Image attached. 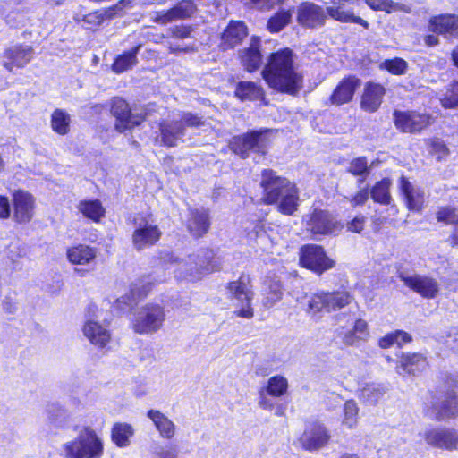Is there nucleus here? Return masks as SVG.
<instances>
[{
    "label": "nucleus",
    "instance_id": "1",
    "mask_svg": "<svg viewBox=\"0 0 458 458\" xmlns=\"http://www.w3.org/2000/svg\"><path fill=\"white\" fill-rule=\"evenodd\" d=\"M270 88L288 94H296L302 87V76L296 71L293 51L289 48L270 55L262 71Z\"/></svg>",
    "mask_w": 458,
    "mask_h": 458
},
{
    "label": "nucleus",
    "instance_id": "2",
    "mask_svg": "<svg viewBox=\"0 0 458 458\" xmlns=\"http://www.w3.org/2000/svg\"><path fill=\"white\" fill-rule=\"evenodd\" d=\"M260 186L266 204H278V210L287 216L293 215L298 208V191L286 178L278 176L272 170L262 172Z\"/></svg>",
    "mask_w": 458,
    "mask_h": 458
},
{
    "label": "nucleus",
    "instance_id": "3",
    "mask_svg": "<svg viewBox=\"0 0 458 458\" xmlns=\"http://www.w3.org/2000/svg\"><path fill=\"white\" fill-rule=\"evenodd\" d=\"M162 259L165 264H170L174 276L178 280L194 282L204 276L221 268L219 259L209 250L204 255H191L185 259H179L172 253H165Z\"/></svg>",
    "mask_w": 458,
    "mask_h": 458
},
{
    "label": "nucleus",
    "instance_id": "4",
    "mask_svg": "<svg viewBox=\"0 0 458 458\" xmlns=\"http://www.w3.org/2000/svg\"><path fill=\"white\" fill-rule=\"evenodd\" d=\"M103 451L101 438L89 427L81 430L77 437L61 446V454L64 458H100Z\"/></svg>",
    "mask_w": 458,
    "mask_h": 458
},
{
    "label": "nucleus",
    "instance_id": "5",
    "mask_svg": "<svg viewBox=\"0 0 458 458\" xmlns=\"http://www.w3.org/2000/svg\"><path fill=\"white\" fill-rule=\"evenodd\" d=\"M227 297L233 301L236 317L250 319L254 316L252 300L254 293L249 276L242 275L237 280L230 282L226 286Z\"/></svg>",
    "mask_w": 458,
    "mask_h": 458
},
{
    "label": "nucleus",
    "instance_id": "6",
    "mask_svg": "<svg viewBox=\"0 0 458 458\" xmlns=\"http://www.w3.org/2000/svg\"><path fill=\"white\" fill-rule=\"evenodd\" d=\"M352 301L347 292L318 291L308 296L306 313L311 317H320L323 313H330L340 310Z\"/></svg>",
    "mask_w": 458,
    "mask_h": 458
},
{
    "label": "nucleus",
    "instance_id": "7",
    "mask_svg": "<svg viewBox=\"0 0 458 458\" xmlns=\"http://www.w3.org/2000/svg\"><path fill=\"white\" fill-rule=\"evenodd\" d=\"M134 231L131 240L135 250H142L155 245L162 236V231L152 215L134 217Z\"/></svg>",
    "mask_w": 458,
    "mask_h": 458
},
{
    "label": "nucleus",
    "instance_id": "8",
    "mask_svg": "<svg viewBox=\"0 0 458 458\" xmlns=\"http://www.w3.org/2000/svg\"><path fill=\"white\" fill-rule=\"evenodd\" d=\"M268 144L269 131L259 130L233 137L229 142V147L233 153L239 155L242 158H246L250 151L265 154Z\"/></svg>",
    "mask_w": 458,
    "mask_h": 458
},
{
    "label": "nucleus",
    "instance_id": "9",
    "mask_svg": "<svg viewBox=\"0 0 458 458\" xmlns=\"http://www.w3.org/2000/svg\"><path fill=\"white\" fill-rule=\"evenodd\" d=\"M300 265L317 275L333 268L335 261L327 256L324 248L317 244H306L300 249Z\"/></svg>",
    "mask_w": 458,
    "mask_h": 458
},
{
    "label": "nucleus",
    "instance_id": "10",
    "mask_svg": "<svg viewBox=\"0 0 458 458\" xmlns=\"http://www.w3.org/2000/svg\"><path fill=\"white\" fill-rule=\"evenodd\" d=\"M111 114L115 118V129L119 132L140 125L146 118L142 109L131 108L122 98H114L111 101Z\"/></svg>",
    "mask_w": 458,
    "mask_h": 458
},
{
    "label": "nucleus",
    "instance_id": "11",
    "mask_svg": "<svg viewBox=\"0 0 458 458\" xmlns=\"http://www.w3.org/2000/svg\"><path fill=\"white\" fill-rule=\"evenodd\" d=\"M165 316L162 306L148 303L137 312L132 324L133 330L138 334H153L161 328Z\"/></svg>",
    "mask_w": 458,
    "mask_h": 458
},
{
    "label": "nucleus",
    "instance_id": "12",
    "mask_svg": "<svg viewBox=\"0 0 458 458\" xmlns=\"http://www.w3.org/2000/svg\"><path fill=\"white\" fill-rule=\"evenodd\" d=\"M12 219L19 225L29 224L35 216L36 199L24 190H16L12 194Z\"/></svg>",
    "mask_w": 458,
    "mask_h": 458
},
{
    "label": "nucleus",
    "instance_id": "13",
    "mask_svg": "<svg viewBox=\"0 0 458 458\" xmlns=\"http://www.w3.org/2000/svg\"><path fill=\"white\" fill-rule=\"evenodd\" d=\"M427 415L437 421H443L458 416V398L454 393H447L439 398L432 397L427 405Z\"/></svg>",
    "mask_w": 458,
    "mask_h": 458
},
{
    "label": "nucleus",
    "instance_id": "14",
    "mask_svg": "<svg viewBox=\"0 0 458 458\" xmlns=\"http://www.w3.org/2000/svg\"><path fill=\"white\" fill-rule=\"evenodd\" d=\"M331 438L327 427L318 421L306 425L302 435L299 438L301 447L307 451H318L325 447Z\"/></svg>",
    "mask_w": 458,
    "mask_h": 458
},
{
    "label": "nucleus",
    "instance_id": "15",
    "mask_svg": "<svg viewBox=\"0 0 458 458\" xmlns=\"http://www.w3.org/2000/svg\"><path fill=\"white\" fill-rule=\"evenodd\" d=\"M332 5L327 7L328 17L334 21L343 23H357L364 28L369 27V23L361 17L355 15L352 5H358L360 0H330Z\"/></svg>",
    "mask_w": 458,
    "mask_h": 458
},
{
    "label": "nucleus",
    "instance_id": "16",
    "mask_svg": "<svg viewBox=\"0 0 458 458\" xmlns=\"http://www.w3.org/2000/svg\"><path fill=\"white\" fill-rule=\"evenodd\" d=\"M399 277L407 287L423 298L434 299L439 293L440 285L438 282L429 276L401 274Z\"/></svg>",
    "mask_w": 458,
    "mask_h": 458
},
{
    "label": "nucleus",
    "instance_id": "17",
    "mask_svg": "<svg viewBox=\"0 0 458 458\" xmlns=\"http://www.w3.org/2000/svg\"><path fill=\"white\" fill-rule=\"evenodd\" d=\"M101 316L96 315L94 318H89L84 323L82 331L84 336L98 348H105L111 341V332L108 329L109 322L106 318L102 322L98 320Z\"/></svg>",
    "mask_w": 458,
    "mask_h": 458
},
{
    "label": "nucleus",
    "instance_id": "18",
    "mask_svg": "<svg viewBox=\"0 0 458 458\" xmlns=\"http://www.w3.org/2000/svg\"><path fill=\"white\" fill-rule=\"evenodd\" d=\"M336 219L327 211L315 210L307 220V230L314 236L333 234L341 230Z\"/></svg>",
    "mask_w": 458,
    "mask_h": 458
},
{
    "label": "nucleus",
    "instance_id": "19",
    "mask_svg": "<svg viewBox=\"0 0 458 458\" xmlns=\"http://www.w3.org/2000/svg\"><path fill=\"white\" fill-rule=\"evenodd\" d=\"M327 17V9L312 2H303L297 9V21L303 27H321Z\"/></svg>",
    "mask_w": 458,
    "mask_h": 458
},
{
    "label": "nucleus",
    "instance_id": "20",
    "mask_svg": "<svg viewBox=\"0 0 458 458\" xmlns=\"http://www.w3.org/2000/svg\"><path fill=\"white\" fill-rule=\"evenodd\" d=\"M425 441L437 448L454 450L458 447V430L450 428H431L425 432Z\"/></svg>",
    "mask_w": 458,
    "mask_h": 458
},
{
    "label": "nucleus",
    "instance_id": "21",
    "mask_svg": "<svg viewBox=\"0 0 458 458\" xmlns=\"http://www.w3.org/2000/svg\"><path fill=\"white\" fill-rule=\"evenodd\" d=\"M394 122L397 129L403 132L414 133L426 128L429 123L428 115L420 114L416 112L395 111Z\"/></svg>",
    "mask_w": 458,
    "mask_h": 458
},
{
    "label": "nucleus",
    "instance_id": "22",
    "mask_svg": "<svg viewBox=\"0 0 458 458\" xmlns=\"http://www.w3.org/2000/svg\"><path fill=\"white\" fill-rule=\"evenodd\" d=\"M386 92V88L380 83L366 82L360 98V108L368 113H375L379 109Z\"/></svg>",
    "mask_w": 458,
    "mask_h": 458
},
{
    "label": "nucleus",
    "instance_id": "23",
    "mask_svg": "<svg viewBox=\"0 0 458 458\" xmlns=\"http://www.w3.org/2000/svg\"><path fill=\"white\" fill-rule=\"evenodd\" d=\"M34 51L30 46L15 45L7 48L3 55L4 67L13 72L14 67L23 68L33 58Z\"/></svg>",
    "mask_w": 458,
    "mask_h": 458
},
{
    "label": "nucleus",
    "instance_id": "24",
    "mask_svg": "<svg viewBox=\"0 0 458 458\" xmlns=\"http://www.w3.org/2000/svg\"><path fill=\"white\" fill-rule=\"evenodd\" d=\"M122 9L123 4L121 2L111 8L98 10L88 14H82L81 13H75L73 20L81 23V27L86 30H96L106 19H111L117 12L122 11Z\"/></svg>",
    "mask_w": 458,
    "mask_h": 458
},
{
    "label": "nucleus",
    "instance_id": "25",
    "mask_svg": "<svg viewBox=\"0 0 458 458\" xmlns=\"http://www.w3.org/2000/svg\"><path fill=\"white\" fill-rule=\"evenodd\" d=\"M360 84V80L355 76L344 78L331 94L330 103L335 106H341L351 102Z\"/></svg>",
    "mask_w": 458,
    "mask_h": 458
},
{
    "label": "nucleus",
    "instance_id": "26",
    "mask_svg": "<svg viewBox=\"0 0 458 458\" xmlns=\"http://www.w3.org/2000/svg\"><path fill=\"white\" fill-rule=\"evenodd\" d=\"M160 135L156 141L160 145L171 148L177 144V140L185 134L184 126L178 120L172 122L163 121L159 125Z\"/></svg>",
    "mask_w": 458,
    "mask_h": 458
},
{
    "label": "nucleus",
    "instance_id": "27",
    "mask_svg": "<svg viewBox=\"0 0 458 458\" xmlns=\"http://www.w3.org/2000/svg\"><path fill=\"white\" fill-rule=\"evenodd\" d=\"M247 34V27L242 21H232L222 33L220 47L224 50L232 49L239 45Z\"/></svg>",
    "mask_w": 458,
    "mask_h": 458
},
{
    "label": "nucleus",
    "instance_id": "28",
    "mask_svg": "<svg viewBox=\"0 0 458 458\" xmlns=\"http://www.w3.org/2000/svg\"><path fill=\"white\" fill-rule=\"evenodd\" d=\"M399 189L404 196L407 207L412 211H420L424 203V191L414 187L411 182L404 176L399 179Z\"/></svg>",
    "mask_w": 458,
    "mask_h": 458
},
{
    "label": "nucleus",
    "instance_id": "29",
    "mask_svg": "<svg viewBox=\"0 0 458 458\" xmlns=\"http://www.w3.org/2000/svg\"><path fill=\"white\" fill-rule=\"evenodd\" d=\"M369 335L367 321L358 318L352 328L342 332V343L347 346H359L368 341Z\"/></svg>",
    "mask_w": 458,
    "mask_h": 458
},
{
    "label": "nucleus",
    "instance_id": "30",
    "mask_svg": "<svg viewBox=\"0 0 458 458\" xmlns=\"http://www.w3.org/2000/svg\"><path fill=\"white\" fill-rule=\"evenodd\" d=\"M196 10L195 4L191 1H182L166 12L157 13L154 21L157 23L166 24L177 19L190 17Z\"/></svg>",
    "mask_w": 458,
    "mask_h": 458
},
{
    "label": "nucleus",
    "instance_id": "31",
    "mask_svg": "<svg viewBox=\"0 0 458 458\" xmlns=\"http://www.w3.org/2000/svg\"><path fill=\"white\" fill-rule=\"evenodd\" d=\"M426 367L425 358L418 353L402 354L397 366V373L402 376L415 375Z\"/></svg>",
    "mask_w": 458,
    "mask_h": 458
},
{
    "label": "nucleus",
    "instance_id": "32",
    "mask_svg": "<svg viewBox=\"0 0 458 458\" xmlns=\"http://www.w3.org/2000/svg\"><path fill=\"white\" fill-rule=\"evenodd\" d=\"M98 250L89 245L79 244L67 250L68 260L76 265L90 264L97 257Z\"/></svg>",
    "mask_w": 458,
    "mask_h": 458
},
{
    "label": "nucleus",
    "instance_id": "33",
    "mask_svg": "<svg viewBox=\"0 0 458 458\" xmlns=\"http://www.w3.org/2000/svg\"><path fill=\"white\" fill-rule=\"evenodd\" d=\"M147 416L152 420L162 437L166 439L174 437L176 427L168 417L157 410H149Z\"/></svg>",
    "mask_w": 458,
    "mask_h": 458
},
{
    "label": "nucleus",
    "instance_id": "34",
    "mask_svg": "<svg viewBox=\"0 0 458 458\" xmlns=\"http://www.w3.org/2000/svg\"><path fill=\"white\" fill-rule=\"evenodd\" d=\"M428 29L439 34H452L458 30V17L453 14L435 16L430 19Z\"/></svg>",
    "mask_w": 458,
    "mask_h": 458
},
{
    "label": "nucleus",
    "instance_id": "35",
    "mask_svg": "<svg viewBox=\"0 0 458 458\" xmlns=\"http://www.w3.org/2000/svg\"><path fill=\"white\" fill-rule=\"evenodd\" d=\"M209 228L208 214L205 210H191V217L188 221V229L196 238L201 237Z\"/></svg>",
    "mask_w": 458,
    "mask_h": 458
},
{
    "label": "nucleus",
    "instance_id": "36",
    "mask_svg": "<svg viewBox=\"0 0 458 458\" xmlns=\"http://www.w3.org/2000/svg\"><path fill=\"white\" fill-rule=\"evenodd\" d=\"M259 40L252 38L250 47L244 49L241 55L242 65L249 71L257 70L261 64Z\"/></svg>",
    "mask_w": 458,
    "mask_h": 458
},
{
    "label": "nucleus",
    "instance_id": "37",
    "mask_svg": "<svg viewBox=\"0 0 458 458\" xmlns=\"http://www.w3.org/2000/svg\"><path fill=\"white\" fill-rule=\"evenodd\" d=\"M83 216L98 222L105 216V208L98 199L81 200L77 206Z\"/></svg>",
    "mask_w": 458,
    "mask_h": 458
},
{
    "label": "nucleus",
    "instance_id": "38",
    "mask_svg": "<svg viewBox=\"0 0 458 458\" xmlns=\"http://www.w3.org/2000/svg\"><path fill=\"white\" fill-rule=\"evenodd\" d=\"M235 95L241 100H258L263 98V89L251 81H241L238 83Z\"/></svg>",
    "mask_w": 458,
    "mask_h": 458
},
{
    "label": "nucleus",
    "instance_id": "39",
    "mask_svg": "<svg viewBox=\"0 0 458 458\" xmlns=\"http://www.w3.org/2000/svg\"><path fill=\"white\" fill-rule=\"evenodd\" d=\"M391 181L388 178H384L377 182L370 190L372 199L382 205H389L392 201L390 193Z\"/></svg>",
    "mask_w": 458,
    "mask_h": 458
},
{
    "label": "nucleus",
    "instance_id": "40",
    "mask_svg": "<svg viewBox=\"0 0 458 458\" xmlns=\"http://www.w3.org/2000/svg\"><path fill=\"white\" fill-rule=\"evenodd\" d=\"M140 47V46H137L131 50L119 55L112 65L113 71L116 73H122L132 68L137 64V54Z\"/></svg>",
    "mask_w": 458,
    "mask_h": 458
},
{
    "label": "nucleus",
    "instance_id": "41",
    "mask_svg": "<svg viewBox=\"0 0 458 458\" xmlns=\"http://www.w3.org/2000/svg\"><path fill=\"white\" fill-rule=\"evenodd\" d=\"M373 163L369 164L365 157L353 158L347 167V172L359 177L358 182L362 183L370 173Z\"/></svg>",
    "mask_w": 458,
    "mask_h": 458
},
{
    "label": "nucleus",
    "instance_id": "42",
    "mask_svg": "<svg viewBox=\"0 0 458 458\" xmlns=\"http://www.w3.org/2000/svg\"><path fill=\"white\" fill-rule=\"evenodd\" d=\"M133 434V428L127 423H116L112 428V439L119 447L128 446Z\"/></svg>",
    "mask_w": 458,
    "mask_h": 458
},
{
    "label": "nucleus",
    "instance_id": "43",
    "mask_svg": "<svg viewBox=\"0 0 458 458\" xmlns=\"http://www.w3.org/2000/svg\"><path fill=\"white\" fill-rule=\"evenodd\" d=\"M71 117L62 109H55L51 115V128L59 135H66L70 131Z\"/></svg>",
    "mask_w": 458,
    "mask_h": 458
},
{
    "label": "nucleus",
    "instance_id": "44",
    "mask_svg": "<svg viewBox=\"0 0 458 458\" xmlns=\"http://www.w3.org/2000/svg\"><path fill=\"white\" fill-rule=\"evenodd\" d=\"M272 397H281L287 393L288 381L282 376H275L267 380V386L261 388Z\"/></svg>",
    "mask_w": 458,
    "mask_h": 458
},
{
    "label": "nucleus",
    "instance_id": "45",
    "mask_svg": "<svg viewBox=\"0 0 458 458\" xmlns=\"http://www.w3.org/2000/svg\"><path fill=\"white\" fill-rule=\"evenodd\" d=\"M29 254V247L19 240L13 241L5 248V255L13 263H18Z\"/></svg>",
    "mask_w": 458,
    "mask_h": 458
},
{
    "label": "nucleus",
    "instance_id": "46",
    "mask_svg": "<svg viewBox=\"0 0 458 458\" xmlns=\"http://www.w3.org/2000/svg\"><path fill=\"white\" fill-rule=\"evenodd\" d=\"M291 18V10H282L269 19L267 28L271 32H278L290 22Z\"/></svg>",
    "mask_w": 458,
    "mask_h": 458
},
{
    "label": "nucleus",
    "instance_id": "47",
    "mask_svg": "<svg viewBox=\"0 0 458 458\" xmlns=\"http://www.w3.org/2000/svg\"><path fill=\"white\" fill-rule=\"evenodd\" d=\"M385 392V388L380 385L369 384L360 390V398L368 403H376Z\"/></svg>",
    "mask_w": 458,
    "mask_h": 458
},
{
    "label": "nucleus",
    "instance_id": "48",
    "mask_svg": "<svg viewBox=\"0 0 458 458\" xmlns=\"http://www.w3.org/2000/svg\"><path fill=\"white\" fill-rule=\"evenodd\" d=\"M359 408L353 400L346 401L344 405L343 424L348 428H353L358 421Z\"/></svg>",
    "mask_w": 458,
    "mask_h": 458
},
{
    "label": "nucleus",
    "instance_id": "49",
    "mask_svg": "<svg viewBox=\"0 0 458 458\" xmlns=\"http://www.w3.org/2000/svg\"><path fill=\"white\" fill-rule=\"evenodd\" d=\"M380 68L386 70L394 75H403L407 72L408 64L402 58L386 59L381 64Z\"/></svg>",
    "mask_w": 458,
    "mask_h": 458
},
{
    "label": "nucleus",
    "instance_id": "50",
    "mask_svg": "<svg viewBox=\"0 0 458 458\" xmlns=\"http://www.w3.org/2000/svg\"><path fill=\"white\" fill-rule=\"evenodd\" d=\"M283 297V289L279 282H272L269 284L266 292V297L263 300L264 305L271 307Z\"/></svg>",
    "mask_w": 458,
    "mask_h": 458
},
{
    "label": "nucleus",
    "instance_id": "51",
    "mask_svg": "<svg viewBox=\"0 0 458 458\" xmlns=\"http://www.w3.org/2000/svg\"><path fill=\"white\" fill-rule=\"evenodd\" d=\"M440 101L445 108H454L458 106V81L449 86Z\"/></svg>",
    "mask_w": 458,
    "mask_h": 458
},
{
    "label": "nucleus",
    "instance_id": "52",
    "mask_svg": "<svg viewBox=\"0 0 458 458\" xmlns=\"http://www.w3.org/2000/svg\"><path fill=\"white\" fill-rule=\"evenodd\" d=\"M438 222L445 224H458V210L454 207H442L437 212Z\"/></svg>",
    "mask_w": 458,
    "mask_h": 458
},
{
    "label": "nucleus",
    "instance_id": "53",
    "mask_svg": "<svg viewBox=\"0 0 458 458\" xmlns=\"http://www.w3.org/2000/svg\"><path fill=\"white\" fill-rule=\"evenodd\" d=\"M367 4L375 10H381L390 13L398 10V4L391 0H366Z\"/></svg>",
    "mask_w": 458,
    "mask_h": 458
},
{
    "label": "nucleus",
    "instance_id": "54",
    "mask_svg": "<svg viewBox=\"0 0 458 458\" xmlns=\"http://www.w3.org/2000/svg\"><path fill=\"white\" fill-rule=\"evenodd\" d=\"M12 207L13 202L7 196L0 194V219L8 220L12 218Z\"/></svg>",
    "mask_w": 458,
    "mask_h": 458
},
{
    "label": "nucleus",
    "instance_id": "55",
    "mask_svg": "<svg viewBox=\"0 0 458 458\" xmlns=\"http://www.w3.org/2000/svg\"><path fill=\"white\" fill-rule=\"evenodd\" d=\"M178 121L179 123H181L182 126L186 125L189 127H199L204 124V122L201 120V118L191 113L182 114L180 120Z\"/></svg>",
    "mask_w": 458,
    "mask_h": 458
},
{
    "label": "nucleus",
    "instance_id": "56",
    "mask_svg": "<svg viewBox=\"0 0 458 458\" xmlns=\"http://www.w3.org/2000/svg\"><path fill=\"white\" fill-rule=\"evenodd\" d=\"M153 458H178L175 447H160L154 452Z\"/></svg>",
    "mask_w": 458,
    "mask_h": 458
},
{
    "label": "nucleus",
    "instance_id": "57",
    "mask_svg": "<svg viewBox=\"0 0 458 458\" xmlns=\"http://www.w3.org/2000/svg\"><path fill=\"white\" fill-rule=\"evenodd\" d=\"M366 223V217L358 216L347 224V230L353 233H360Z\"/></svg>",
    "mask_w": 458,
    "mask_h": 458
},
{
    "label": "nucleus",
    "instance_id": "58",
    "mask_svg": "<svg viewBox=\"0 0 458 458\" xmlns=\"http://www.w3.org/2000/svg\"><path fill=\"white\" fill-rule=\"evenodd\" d=\"M173 37L177 38H187L191 37V28L187 26H176L170 29Z\"/></svg>",
    "mask_w": 458,
    "mask_h": 458
},
{
    "label": "nucleus",
    "instance_id": "59",
    "mask_svg": "<svg viewBox=\"0 0 458 458\" xmlns=\"http://www.w3.org/2000/svg\"><path fill=\"white\" fill-rule=\"evenodd\" d=\"M259 405L260 408L268 411H272L275 407L273 400L270 399L265 390L262 389L259 390Z\"/></svg>",
    "mask_w": 458,
    "mask_h": 458
},
{
    "label": "nucleus",
    "instance_id": "60",
    "mask_svg": "<svg viewBox=\"0 0 458 458\" xmlns=\"http://www.w3.org/2000/svg\"><path fill=\"white\" fill-rule=\"evenodd\" d=\"M369 199V191L367 189H362L359 191L352 199L351 204L353 207L364 205L365 202Z\"/></svg>",
    "mask_w": 458,
    "mask_h": 458
},
{
    "label": "nucleus",
    "instance_id": "61",
    "mask_svg": "<svg viewBox=\"0 0 458 458\" xmlns=\"http://www.w3.org/2000/svg\"><path fill=\"white\" fill-rule=\"evenodd\" d=\"M394 336L395 335H394V332L386 335L379 339L378 345L383 349L391 347L394 344H395L396 338H394Z\"/></svg>",
    "mask_w": 458,
    "mask_h": 458
},
{
    "label": "nucleus",
    "instance_id": "62",
    "mask_svg": "<svg viewBox=\"0 0 458 458\" xmlns=\"http://www.w3.org/2000/svg\"><path fill=\"white\" fill-rule=\"evenodd\" d=\"M394 335H395L394 338H396L395 344L398 346H401L403 344L409 343L411 341V336L402 330H396L394 332Z\"/></svg>",
    "mask_w": 458,
    "mask_h": 458
},
{
    "label": "nucleus",
    "instance_id": "63",
    "mask_svg": "<svg viewBox=\"0 0 458 458\" xmlns=\"http://www.w3.org/2000/svg\"><path fill=\"white\" fill-rule=\"evenodd\" d=\"M169 50L171 53H179V52H184V53H187V52H191L194 50V47L193 46H185V47H181L179 45H173V44H170L169 45Z\"/></svg>",
    "mask_w": 458,
    "mask_h": 458
},
{
    "label": "nucleus",
    "instance_id": "64",
    "mask_svg": "<svg viewBox=\"0 0 458 458\" xmlns=\"http://www.w3.org/2000/svg\"><path fill=\"white\" fill-rule=\"evenodd\" d=\"M253 3L259 4L261 7L271 8L276 4L279 3L280 0H251Z\"/></svg>",
    "mask_w": 458,
    "mask_h": 458
}]
</instances>
